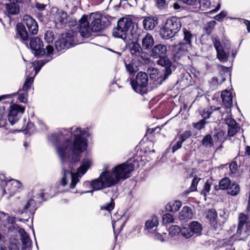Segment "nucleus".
Wrapping results in <instances>:
<instances>
[{"label": "nucleus", "instance_id": "1", "mask_svg": "<svg viewBox=\"0 0 250 250\" xmlns=\"http://www.w3.org/2000/svg\"><path fill=\"white\" fill-rule=\"evenodd\" d=\"M86 131L77 126H73L68 129H62L58 133L52 134L48 137L49 140L56 146V150L62 165V177L60 184L66 186L71 179L70 188H75L77 184L89 168L91 164L90 159H83L82 165L76 173L71 171L73 164L80 159V154L87 147L85 135Z\"/></svg>", "mask_w": 250, "mask_h": 250}, {"label": "nucleus", "instance_id": "2", "mask_svg": "<svg viewBox=\"0 0 250 250\" xmlns=\"http://www.w3.org/2000/svg\"><path fill=\"white\" fill-rule=\"evenodd\" d=\"M137 163L135 160L130 159L125 163L114 167L111 170L105 171L114 186L120 181L130 177L131 173L134 169L135 164Z\"/></svg>", "mask_w": 250, "mask_h": 250}, {"label": "nucleus", "instance_id": "3", "mask_svg": "<svg viewBox=\"0 0 250 250\" xmlns=\"http://www.w3.org/2000/svg\"><path fill=\"white\" fill-rule=\"evenodd\" d=\"M17 34L21 40L27 45V42L30 34L35 35L38 32V25L36 21L29 15L23 17V23H18L17 25Z\"/></svg>", "mask_w": 250, "mask_h": 250}, {"label": "nucleus", "instance_id": "4", "mask_svg": "<svg viewBox=\"0 0 250 250\" xmlns=\"http://www.w3.org/2000/svg\"><path fill=\"white\" fill-rule=\"evenodd\" d=\"M181 27L180 19L176 17L168 18L161 30L162 37L165 39L172 38L180 30Z\"/></svg>", "mask_w": 250, "mask_h": 250}, {"label": "nucleus", "instance_id": "5", "mask_svg": "<svg viewBox=\"0 0 250 250\" xmlns=\"http://www.w3.org/2000/svg\"><path fill=\"white\" fill-rule=\"evenodd\" d=\"M133 27V22L129 18H122L118 21L117 26L113 29L112 35L123 40L126 39L127 33Z\"/></svg>", "mask_w": 250, "mask_h": 250}, {"label": "nucleus", "instance_id": "6", "mask_svg": "<svg viewBox=\"0 0 250 250\" xmlns=\"http://www.w3.org/2000/svg\"><path fill=\"white\" fill-rule=\"evenodd\" d=\"M130 84L133 90L137 93L143 95L147 93L148 76L146 73L139 72L135 80H131Z\"/></svg>", "mask_w": 250, "mask_h": 250}, {"label": "nucleus", "instance_id": "7", "mask_svg": "<svg viewBox=\"0 0 250 250\" xmlns=\"http://www.w3.org/2000/svg\"><path fill=\"white\" fill-rule=\"evenodd\" d=\"M75 44L74 32L69 31L62 34L61 37L55 42V46L58 51H61L73 46Z\"/></svg>", "mask_w": 250, "mask_h": 250}, {"label": "nucleus", "instance_id": "8", "mask_svg": "<svg viewBox=\"0 0 250 250\" xmlns=\"http://www.w3.org/2000/svg\"><path fill=\"white\" fill-rule=\"evenodd\" d=\"M105 16H102L98 12L92 13L89 16V21L91 22V30L97 32L101 31L104 28Z\"/></svg>", "mask_w": 250, "mask_h": 250}, {"label": "nucleus", "instance_id": "9", "mask_svg": "<svg viewBox=\"0 0 250 250\" xmlns=\"http://www.w3.org/2000/svg\"><path fill=\"white\" fill-rule=\"evenodd\" d=\"M202 230V225L197 221H192L188 226L182 228V235L186 238H189L194 235L201 234Z\"/></svg>", "mask_w": 250, "mask_h": 250}, {"label": "nucleus", "instance_id": "10", "mask_svg": "<svg viewBox=\"0 0 250 250\" xmlns=\"http://www.w3.org/2000/svg\"><path fill=\"white\" fill-rule=\"evenodd\" d=\"M109 177L105 171L102 172L98 179L91 183V187L94 190H100L114 186Z\"/></svg>", "mask_w": 250, "mask_h": 250}, {"label": "nucleus", "instance_id": "11", "mask_svg": "<svg viewBox=\"0 0 250 250\" xmlns=\"http://www.w3.org/2000/svg\"><path fill=\"white\" fill-rule=\"evenodd\" d=\"M5 186L3 188L2 195H6V198L9 199L10 197L14 195L21 186V183L15 180H11L7 182L4 180Z\"/></svg>", "mask_w": 250, "mask_h": 250}, {"label": "nucleus", "instance_id": "12", "mask_svg": "<svg viewBox=\"0 0 250 250\" xmlns=\"http://www.w3.org/2000/svg\"><path fill=\"white\" fill-rule=\"evenodd\" d=\"M24 110L23 107L18 104H14L10 106L8 120L11 125H14L18 122Z\"/></svg>", "mask_w": 250, "mask_h": 250}, {"label": "nucleus", "instance_id": "13", "mask_svg": "<svg viewBox=\"0 0 250 250\" xmlns=\"http://www.w3.org/2000/svg\"><path fill=\"white\" fill-rule=\"evenodd\" d=\"M129 47L132 56H133L139 62H142L147 58V54L143 51L140 44L137 42H131Z\"/></svg>", "mask_w": 250, "mask_h": 250}, {"label": "nucleus", "instance_id": "14", "mask_svg": "<svg viewBox=\"0 0 250 250\" xmlns=\"http://www.w3.org/2000/svg\"><path fill=\"white\" fill-rule=\"evenodd\" d=\"M30 42L29 45L35 56H42L45 53V49L43 48V42L39 37H29Z\"/></svg>", "mask_w": 250, "mask_h": 250}, {"label": "nucleus", "instance_id": "15", "mask_svg": "<svg viewBox=\"0 0 250 250\" xmlns=\"http://www.w3.org/2000/svg\"><path fill=\"white\" fill-rule=\"evenodd\" d=\"M46 49L47 50L46 60H41L40 61H35L32 64V66L34 67L33 70H34L35 72V75L39 72L42 66L52 59V56L54 50L53 46L48 45L46 46Z\"/></svg>", "mask_w": 250, "mask_h": 250}, {"label": "nucleus", "instance_id": "16", "mask_svg": "<svg viewBox=\"0 0 250 250\" xmlns=\"http://www.w3.org/2000/svg\"><path fill=\"white\" fill-rule=\"evenodd\" d=\"M159 58V59L157 61V64L165 67L164 73L162 80L165 81L172 74L174 67L172 65V62L166 56Z\"/></svg>", "mask_w": 250, "mask_h": 250}, {"label": "nucleus", "instance_id": "17", "mask_svg": "<svg viewBox=\"0 0 250 250\" xmlns=\"http://www.w3.org/2000/svg\"><path fill=\"white\" fill-rule=\"evenodd\" d=\"M200 4L199 8L202 11L210 10L209 12H216L220 8V4L219 0H214L212 4L209 0H200L199 1Z\"/></svg>", "mask_w": 250, "mask_h": 250}, {"label": "nucleus", "instance_id": "18", "mask_svg": "<svg viewBox=\"0 0 250 250\" xmlns=\"http://www.w3.org/2000/svg\"><path fill=\"white\" fill-rule=\"evenodd\" d=\"M88 16L83 15L79 21V31L81 35L84 38H88L90 35Z\"/></svg>", "mask_w": 250, "mask_h": 250}, {"label": "nucleus", "instance_id": "19", "mask_svg": "<svg viewBox=\"0 0 250 250\" xmlns=\"http://www.w3.org/2000/svg\"><path fill=\"white\" fill-rule=\"evenodd\" d=\"M226 124L228 125V134L229 136H234L239 130L240 127L236 122L231 118H228L225 120Z\"/></svg>", "mask_w": 250, "mask_h": 250}, {"label": "nucleus", "instance_id": "20", "mask_svg": "<svg viewBox=\"0 0 250 250\" xmlns=\"http://www.w3.org/2000/svg\"><path fill=\"white\" fill-rule=\"evenodd\" d=\"M167 52V47L164 44H157L152 50L151 55L154 58L165 56Z\"/></svg>", "mask_w": 250, "mask_h": 250}, {"label": "nucleus", "instance_id": "21", "mask_svg": "<svg viewBox=\"0 0 250 250\" xmlns=\"http://www.w3.org/2000/svg\"><path fill=\"white\" fill-rule=\"evenodd\" d=\"M157 24V19L155 17H145L143 21L144 28L146 30H153Z\"/></svg>", "mask_w": 250, "mask_h": 250}, {"label": "nucleus", "instance_id": "22", "mask_svg": "<svg viewBox=\"0 0 250 250\" xmlns=\"http://www.w3.org/2000/svg\"><path fill=\"white\" fill-rule=\"evenodd\" d=\"M238 225L237 229V233L239 234L243 233V229L245 227V225H247V223L250 221L248 215L245 214L243 213H240L238 218Z\"/></svg>", "mask_w": 250, "mask_h": 250}, {"label": "nucleus", "instance_id": "23", "mask_svg": "<svg viewBox=\"0 0 250 250\" xmlns=\"http://www.w3.org/2000/svg\"><path fill=\"white\" fill-rule=\"evenodd\" d=\"M37 208V207L35 201L33 199H29L23 206L21 211L22 213L29 212L31 214H34Z\"/></svg>", "mask_w": 250, "mask_h": 250}, {"label": "nucleus", "instance_id": "24", "mask_svg": "<svg viewBox=\"0 0 250 250\" xmlns=\"http://www.w3.org/2000/svg\"><path fill=\"white\" fill-rule=\"evenodd\" d=\"M193 216L192 210L190 207L185 206L179 212V218L180 220L187 221Z\"/></svg>", "mask_w": 250, "mask_h": 250}, {"label": "nucleus", "instance_id": "25", "mask_svg": "<svg viewBox=\"0 0 250 250\" xmlns=\"http://www.w3.org/2000/svg\"><path fill=\"white\" fill-rule=\"evenodd\" d=\"M52 13L54 19L59 22L63 21L67 18V13L62 10L58 9L57 7L52 8Z\"/></svg>", "mask_w": 250, "mask_h": 250}, {"label": "nucleus", "instance_id": "26", "mask_svg": "<svg viewBox=\"0 0 250 250\" xmlns=\"http://www.w3.org/2000/svg\"><path fill=\"white\" fill-rule=\"evenodd\" d=\"M217 218V214L214 209H209L207 214V218L209 221L210 224L215 229L219 228L220 225L217 223L216 219Z\"/></svg>", "mask_w": 250, "mask_h": 250}, {"label": "nucleus", "instance_id": "27", "mask_svg": "<svg viewBox=\"0 0 250 250\" xmlns=\"http://www.w3.org/2000/svg\"><path fill=\"white\" fill-rule=\"evenodd\" d=\"M221 98L223 104L227 107H230L232 105V96L231 92L228 90H224L222 92Z\"/></svg>", "mask_w": 250, "mask_h": 250}, {"label": "nucleus", "instance_id": "28", "mask_svg": "<svg viewBox=\"0 0 250 250\" xmlns=\"http://www.w3.org/2000/svg\"><path fill=\"white\" fill-rule=\"evenodd\" d=\"M5 5L6 11L8 15H15L19 12V7L15 2L8 1Z\"/></svg>", "mask_w": 250, "mask_h": 250}, {"label": "nucleus", "instance_id": "29", "mask_svg": "<svg viewBox=\"0 0 250 250\" xmlns=\"http://www.w3.org/2000/svg\"><path fill=\"white\" fill-rule=\"evenodd\" d=\"M154 45V40L152 36L147 34L142 40V47L144 49L148 50Z\"/></svg>", "mask_w": 250, "mask_h": 250}, {"label": "nucleus", "instance_id": "30", "mask_svg": "<svg viewBox=\"0 0 250 250\" xmlns=\"http://www.w3.org/2000/svg\"><path fill=\"white\" fill-rule=\"evenodd\" d=\"M182 206V203L179 201H175L168 203L166 207V210L169 212L177 211Z\"/></svg>", "mask_w": 250, "mask_h": 250}, {"label": "nucleus", "instance_id": "31", "mask_svg": "<svg viewBox=\"0 0 250 250\" xmlns=\"http://www.w3.org/2000/svg\"><path fill=\"white\" fill-rule=\"evenodd\" d=\"M158 225L159 221L158 218L155 216H153L146 221L145 228L146 229H150L157 227Z\"/></svg>", "mask_w": 250, "mask_h": 250}, {"label": "nucleus", "instance_id": "32", "mask_svg": "<svg viewBox=\"0 0 250 250\" xmlns=\"http://www.w3.org/2000/svg\"><path fill=\"white\" fill-rule=\"evenodd\" d=\"M20 233L21 235V239L24 248L29 247L31 245V242L25 231L23 229H21Z\"/></svg>", "mask_w": 250, "mask_h": 250}, {"label": "nucleus", "instance_id": "33", "mask_svg": "<svg viewBox=\"0 0 250 250\" xmlns=\"http://www.w3.org/2000/svg\"><path fill=\"white\" fill-rule=\"evenodd\" d=\"M217 58L222 62H227L229 56V52L225 51L223 49L217 51Z\"/></svg>", "mask_w": 250, "mask_h": 250}, {"label": "nucleus", "instance_id": "34", "mask_svg": "<svg viewBox=\"0 0 250 250\" xmlns=\"http://www.w3.org/2000/svg\"><path fill=\"white\" fill-rule=\"evenodd\" d=\"M213 139L210 135H207L202 140V145L206 147H211L213 146Z\"/></svg>", "mask_w": 250, "mask_h": 250}, {"label": "nucleus", "instance_id": "35", "mask_svg": "<svg viewBox=\"0 0 250 250\" xmlns=\"http://www.w3.org/2000/svg\"><path fill=\"white\" fill-rule=\"evenodd\" d=\"M51 189V187H47L45 189H43V191L40 194V197L41 199L46 200L47 199L50 198L54 196V194L48 192L50 191Z\"/></svg>", "mask_w": 250, "mask_h": 250}, {"label": "nucleus", "instance_id": "36", "mask_svg": "<svg viewBox=\"0 0 250 250\" xmlns=\"http://www.w3.org/2000/svg\"><path fill=\"white\" fill-rule=\"evenodd\" d=\"M191 46V44H188L187 43H180L175 46V50H180L187 54Z\"/></svg>", "mask_w": 250, "mask_h": 250}, {"label": "nucleus", "instance_id": "37", "mask_svg": "<svg viewBox=\"0 0 250 250\" xmlns=\"http://www.w3.org/2000/svg\"><path fill=\"white\" fill-rule=\"evenodd\" d=\"M183 34H184V40L185 43H188V44H191V39L192 35L190 32L186 28H183Z\"/></svg>", "mask_w": 250, "mask_h": 250}, {"label": "nucleus", "instance_id": "38", "mask_svg": "<svg viewBox=\"0 0 250 250\" xmlns=\"http://www.w3.org/2000/svg\"><path fill=\"white\" fill-rule=\"evenodd\" d=\"M240 191L239 186L235 183L230 184L228 192L231 195H236Z\"/></svg>", "mask_w": 250, "mask_h": 250}, {"label": "nucleus", "instance_id": "39", "mask_svg": "<svg viewBox=\"0 0 250 250\" xmlns=\"http://www.w3.org/2000/svg\"><path fill=\"white\" fill-rule=\"evenodd\" d=\"M182 228L180 229L177 225L171 226L169 229V233L171 237L178 235L180 232L182 234Z\"/></svg>", "mask_w": 250, "mask_h": 250}, {"label": "nucleus", "instance_id": "40", "mask_svg": "<svg viewBox=\"0 0 250 250\" xmlns=\"http://www.w3.org/2000/svg\"><path fill=\"white\" fill-rule=\"evenodd\" d=\"M230 184V179L229 178H225L220 182L219 187L221 189H226L229 188Z\"/></svg>", "mask_w": 250, "mask_h": 250}, {"label": "nucleus", "instance_id": "41", "mask_svg": "<svg viewBox=\"0 0 250 250\" xmlns=\"http://www.w3.org/2000/svg\"><path fill=\"white\" fill-rule=\"evenodd\" d=\"M225 132L220 130L213 135V140L215 142H221L225 140Z\"/></svg>", "mask_w": 250, "mask_h": 250}, {"label": "nucleus", "instance_id": "42", "mask_svg": "<svg viewBox=\"0 0 250 250\" xmlns=\"http://www.w3.org/2000/svg\"><path fill=\"white\" fill-rule=\"evenodd\" d=\"M114 206L115 204L114 200L112 198H111L110 203L101 206L100 208L101 210H106L108 212H110L114 208Z\"/></svg>", "mask_w": 250, "mask_h": 250}, {"label": "nucleus", "instance_id": "43", "mask_svg": "<svg viewBox=\"0 0 250 250\" xmlns=\"http://www.w3.org/2000/svg\"><path fill=\"white\" fill-rule=\"evenodd\" d=\"M34 80V77H27L24 83L22 86V89L24 91L28 90V88L30 87L32 84Z\"/></svg>", "mask_w": 250, "mask_h": 250}, {"label": "nucleus", "instance_id": "44", "mask_svg": "<svg viewBox=\"0 0 250 250\" xmlns=\"http://www.w3.org/2000/svg\"><path fill=\"white\" fill-rule=\"evenodd\" d=\"M44 39L48 43L52 42L54 39V35L53 31L47 30L44 35Z\"/></svg>", "mask_w": 250, "mask_h": 250}, {"label": "nucleus", "instance_id": "45", "mask_svg": "<svg viewBox=\"0 0 250 250\" xmlns=\"http://www.w3.org/2000/svg\"><path fill=\"white\" fill-rule=\"evenodd\" d=\"M206 122L205 119H202L199 121L198 123H193V126L197 129L200 130L204 127Z\"/></svg>", "mask_w": 250, "mask_h": 250}, {"label": "nucleus", "instance_id": "46", "mask_svg": "<svg viewBox=\"0 0 250 250\" xmlns=\"http://www.w3.org/2000/svg\"><path fill=\"white\" fill-rule=\"evenodd\" d=\"M200 180V178L197 177L193 178L189 188L190 191H194L196 190V187Z\"/></svg>", "mask_w": 250, "mask_h": 250}, {"label": "nucleus", "instance_id": "47", "mask_svg": "<svg viewBox=\"0 0 250 250\" xmlns=\"http://www.w3.org/2000/svg\"><path fill=\"white\" fill-rule=\"evenodd\" d=\"M212 113V109H205L201 114V115L202 117L203 118V119L206 120L207 119H208L210 117V115Z\"/></svg>", "mask_w": 250, "mask_h": 250}, {"label": "nucleus", "instance_id": "48", "mask_svg": "<svg viewBox=\"0 0 250 250\" xmlns=\"http://www.w3.org/2000/svg\"><path fill=\"white\" fill-rule=\"evenodd\" d=\"M125 67L128 72L130 74L135 73L137 71L136 67L132 63L125 64Z\"/></svg>", "mask_w": 250, "mask_h": 250}, {"label": "nucleus", "instance_id": "49", "mask_svg": "<svg viewBox=\"0 0 250 250\" xmlns=\"http://www.w3.org/2000/svg\"><path fill=\"white\" fill-rule=\"evenodd\" d=\"M163 220L164 223H171L173 220V216L169 213H166L163 216Z\"/></svg>", "mask_w": 250, "mask_h": 250}, {"label": "nucleus", "instance_id": "50", "mask_svg": "<svg viewBox=\"0 0 250 250\" xmlns=\"http://www.w3.org/2000/svg\"><path fill=\"white\" fill-rule=\"evenodd\" d=\"M213 42L215 49L217 51L223 49L221 45V42L218 38L215 37L213 39Z\"/></svg>", "mask_w": 250, "mask_h": 250}, {"label": "nucleus", "instance_id": "51", "mask_svg": "<svg viewBox=\"0 0 250 250\" xmlns=\"http://www.w3.org/2000/svg\"><path fill=\"white\" fill-rule=\"evenodd\" d=\"M191 136V133L189 131H186L183 133L179 135V139L184 142L188 138Z\"/></svg>", "mask_w": 250, "mask_h": 250}, {"label": "nucleus", "instance_id": "52", "mask_svg": "<svg viewBox=\"0 0 250 250\" xmlns=\"http://www.w3.org/2000/svg\"><path fill=\"white\" fill-rule=\"evenodd\" d=\"M215 24L216 21H211L207 23L206 25V29L208 33H210L212 31Z\"/></svg>", "mask_w": 250, "mask_h": 250}, {"label": "nucleus", "instance_id": "53", "mask_svg": "<svg viewBox=\"0 0 250 250\" xmlns=\"http://www.w3.org/2000/svg\"><path fill=\"white\" fill-rule=\"evenodd\" d=\"M210 189V185L208 182H207L204 185V188L201 191V193L206 196L207 194L209 192Z\"/></svg>", "mask_w": 250, "mask_h": 250}, {"label": "nucleus", "instance_id": "54", "mask_svg": "<svg viewBox=\"0 0 250 250\" xmlns=\"http://www.w3.org/2000/svg\"><path fill=\"white\" fill-rule=\"evenodd\" d=\"M175 51L174 57L175 61L179 60L182 56L187 55L184 52L180 50H175Z\"/></svg>", "mask_w": 250, "mask_h": 250}, {"label": "nucleus", "instance_id": "55", "mask_svg": "<svg viewBox=\"0 0 250 250\" xmlns=\"http://www.w3.org/2000/svg\"><path fill=\"white\" fill-rule=\"evenodd\" d=\"M210 86L212 89H215L219 85V83L218 81V79L216 77H212L209 81Z\"/></svg>", "mask_w": 250, "mask_h": 250}, {"label": "nucleus", "instance_id": "56", "mask_svg": "<svg viewBox=\"0 0 250 250\" xmlns=\"http://www.w3.org/2000/svg\"><path fill=\"white\" fill-rule=\"evenodd\" d=\"M237 164L235 162H233L229 165L230 171L232 173H235L237 170Z\"/></svg>", "mask_w": 250, "mask_h": 250}, {"label": "nucleus", "instance_id": "57", "mask_svg": "<svg viewBox=\"0 0 250 250\" xmlns=\"http://www.w3.org/2000/svg\"><path fill=\"white\" fill-rule=\"evenodd\" d=\"M183 143V142H182V141H181L180 139H179L178 141L176 143V145H175L172 147V152L174 153L176 150L182 147Z\"/></svg>", "mask_w": 250, "mask_h": 250}, {"label": "nucleus", "instance_id": "58", "mask_svg": "<svg viewBox=\"0 0 250 250\" xmlns=\"http://www.w3.org/2000/svg\"><path fill=\"white\" fill-rule=\"evenodd\" d=\"M227 16V12L225 11H222L220 13L215 16V20L221 21L224 17Z\"/></svg>", "mask_w": 250, "mask_h": 250}, {"label": "nucleus", "instance_id": "59", "mask_svg": "<svg viewBox=\"0 0 250 250\" xmlns=\"http://www.w3.org/2000/svg\"><path fill=\"white\" fill-rule=\"evenodd\" d=\"M20 102L25 103L27 102V93H20L18 97Z\"/></svg>", "mask_w": 250, "mask_h": 250}, {"label": "nucleus", "instance_id": "60", "mask_svg": "<svg viewBox=\"0 0 250 250\" xmlns=\"http://www.w3.org/2000/svg\"><path fill=\"white\" fill-rule=\"evenodd\" d=\"M155 1L157 6L161 8H164L166 4L165 0H155Z\"/></svg>", "mask_w": 250, "mask_h": 250}, {"label": "nucleus", "instance_id": "61", "mask_svg": "<svg viewBox=\"0 0 250 250\" xmlns=\"http://www.w3.org/2000/svg\"><path fill=\"white\" fill-rule=\"evenodd\" d=\"M243 229V234H247L250 232V221L247 223V225Z\"/></svg>", "mask_w": 250, "mask_h": 250}, {"label": "nucleus", "instance_id": "62", "mask_svg": "<svg viewBox=\"0 0 250 250\" xmlns=\"http://www.w3.org/2000/svg\"><path fill=\"white\" fill-rule=\"evenodd\" d=\"M46 5L42 3H36V7L40 11H43Z\"/></svg>", "mask_w": 250, "mask_h": 250}, {"label": "nucleus", "instance_id": "63", "mask_svg": "<svg viewBox=\"0 0 250 250\" xmlns=\"http://www.w3.org/2000/svg\"><path fill=\"white\" fill-rule=\"evenodd\" d=\"M242 20L243 21V23L246 25L248 31L250 32V21L244 19H242Z\"/></svg>", "mask_w": 250, "mask_h": 250}, {"label": "nucleus", "instance_id": "64", "mask_svg": "<svg viewBox=\"0 0 250 250\" xmlns=\"http://www.w3.org/2000/svg\"><path fill=\"white\" fill-rule=\"evenodd\" d=\"M19 248L16 244H11L9 246V250H19Z\"/></svg>", "mask_w": 250, "mask_h": 250}]
</instances>
